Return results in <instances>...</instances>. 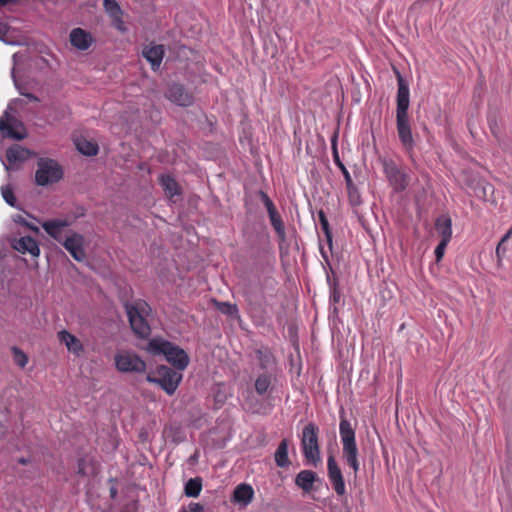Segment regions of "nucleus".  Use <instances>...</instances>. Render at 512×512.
I'll return each mask as SVG.
<instances>
[{
    "instance_id": "1",
    "label": "nucleus",
    "mask_w": 512,
    "mask_h": 512,
    "mask_svg": "<svg viewBox=\"0 0 512 512\" xmlns=\"http://www.w3.org/2000/svg\"><path fill=\"white\" fill-rule=\"evenodd\" d=\"M398 81L397 108H396V126L399 139L407 151L414 147V139L409 122V88L399 71H395Z\"/></svg>"
},
{
    "instance_id": "2",
    "label": "nucleus",
    "mask_w": 512,
    "mask_h": 512,
    "mask_svg": "<svg viewBox=\"0 0 512 512\" xmlns=\"http://www.w3.org/2000/svg\"><path fill=\"white\" fill-rule=\"evenodd\" d=\"M149 350L154 354H163L166 360L178 370H184L189 363L187 353L168 341L153 339L149 342Z\"/></svg>"
},
{
    "instance_id": "3",
    "label": "nucleus",
    "mask_w": 512,
    "mask_h": 512,
    "mask_svg": "<svg viewBox=\"0 0 512 512\" xmlns=\"http://www.w3.org/2000/svg\"><path fill=\"white\" fill-rule=\"evenodd\" d=\"M340 436L343 443V458L356 475L359 470L358 449L355 441V431L345 418L340 422Z\"/></svg>"
},
{
    "instance_id": "4",
    "label": "nucleus",
    "mask_w": 512,
    "mask_h": 512,
    "mask_svg": "<svg viewBox=\"0 0 512 512\" xmlns=\"http://www.w3.org/2000/svg\"><path fill=\"white\" fill-rule=\"evenodd\" d=\"M147 304L145 302H137L136 304H125V310L132 330L141 338L150 335V326L148 325L144 314L146 313Z\"/></svg>"
},
{
    "instance_id": "5",
    "label": "nucleus",
    "mask_w": 512,
    "mask_h": 512,
    "mask_svg": "<svg viewBox=\"0 0 512 512\" xmlns=\"http://www.w3.org/2000/svg\"><path fill=\"white\" fill-rule=\"evenodd\" d=\"M37 165L38 169L35 173V182L39 186H47L56 183L63 176L62 168L53 159L40 158Z\"/></svg>"
},
{
    "instance_id": "6",
    "label": "nucleus",
    "mask_w": 512,
    "mask_h": 512,
    "mask_svg": "<svg viewBox=\"0 0 512 512\" xmlns=\"http://www.w3.org/2000/svg\"><path fill=\"white\" fill-rule=\"evenodd\" d=\"M382 164L386 178L389 184L393 187L394 191H404L409 185V175L393 160L384 159Z\"/></svg>"
},
{
    "instance_id": "7",
    "label": "nucleus",
    "mask_w": 512,
    "mask_h": 512,
    "mask_svg": "<svg viewBox=\"0 0 512 512\" xmlns=\"http://www.w3.org/2000/svg\"><path fill=\"white\" fill-rule=\"evenodd\" d=\"M317 427L309 423L302 431V447L305 458L314 465L320 460Z\"/></svg>"
},
{
    "instance_id": "8",
    "label": "nucleus",
    "mask_w": 512,
    "mask_h": 512,
    "mask_svg": "<svg viewBox=\"0 0 512 512\" xmlns=\"http://www.w3.org/2000/svg\"><path fill=\"white\" fill-rule=\"evenodd\" d=\"M157 378L147 376V381L159 384L168 394H173L182 379V375L167 366H159Z\"/></svg>"
},
{
    "instance_id": "9",
    "label": "nucleus",
    "mask_w": 512,
    "mask_h": 512,
    "mask_svg": "<svg viewBox=\"0 0 512 512\" xmlns=\"http://www.w3.org/2000/svg\"><path fill=\"white\" fill-rule=\"evenodd\" d=\"M17 103V100L12 101L3 116L0 118V131L8 138L22 140L25 138V133L18 130L22 128V123L14 116L10 115L9 111H12L13 105Z\"/></svg>"
},
{
    "instance_id": "10",
    "label": "nucleus",
    "mask_w": 512,
    "mask_h": 512,
    "mask_svg": "<svg viewBox=\"0 0 512 512\" xmlns=\"http://www.w3.org/2000/svg\"><path fill=\"white\" fill-rule=\"evenodd\" d=\"M165 97L172 103L187 107L193 104L194 96L189 92L183 84L172 82L167 85Z\"/></svg>"
},
{
    "instance_id": "11",
    "label": "nucleus",
    "mask_w": 512,
    "mask_h": 512,
    "mask_svg": "<svg viewBox=\"0 0 512 512\" xmlns=\"http://www.w3.org/2000/svg\"><path fill=\"white\" fill-rule=\"evenodd\" d=\"M32 156L33 153L30 150L20 145H13L6 151L7 163H2L7 171L18 170L22 163Z\"/></svg>"
},
{
    "instance_id": "12",
    "label": "nucleus",
    "mask_w": 512,
    "mask_h": 512,
    "mask_svg": "<svg viewBox=\"0 0 512 512\" xmlns=\"http://www.w3.org/2000/svg\"><path fill=\"white\" fill-rule=\"evenodd\" d=\"M116 367L122 372H143L146 368L145 362L136 354L123 352L115 357Z\"/></svg>"
},
{
    "instance_id": "13",
    "label": "nucleus",
    "mask_w": 512,
    "mask_h": 512,
    "mask_svg": "<svg viewBox=\"0 0 512 512\" xmlns=\"http://www.w3.org/2000/svg\"><path fill=\"white\" fill-rule=\"evenodd\" d=\"M328 476L332 483L335 492L338 495L345 494V483L342 476L341 469L339 468L334 456L330 455L327 461Z\"/></svg>"
},
{
    "instance_id": "14",
    "label": "nucleus",
    "mask_w": 512,
    "mask_h": 512,
    "mask_svg": "<svg viewBox=\"0 0 512 512\" xmlns=\"http://www.w3.org/2000/svg\"><path fill=\"white\" fill-rule=\"evenodd\" d=\"M83 237L78 233H72L63 241L65 249L73 256L76 261H83L86 257L83 249Z\"/></svg>"
},
{
    "instance_id": "15",
    "label": "nucleus",
    "mask_w": 512,
    "mask_h": 512,
    "mask_svg": "<svg viewBox=\"0 0 512 512\" xmlns=\"http://www.w3.org/2000/svg\"><path fill=\"white\" fill-rule=\"evenodd\" d=\"M71 45L81 51L87 50L93 43L92 35L82 28H74L69 35Z\"/></svg>"
},
{
    "instance_id": "16",
    "label": "nucleus",
    "mask_w": 512,
    "mask_h": 512,
    "mask_svg": "<svg viewBox=\"0 0 512 512\" xmlns=\"http://www.w3.org/2000/svg\"><path fill=\"white\" fill-rule=\"evenodd\" d=\"M58 340L66 346L69 352L76 356H81L84 353V346L82 342L73 334L66 330L57 333Z\"/></svg>"
},
{
    "instance_id": "17",
    "label": "nucleus",
    "mask_w": 512,
    "mask_h": 512,
    "mask_svg": "<svg viewBox=\"0 0 512 512\" xmlns=\"http://www.w3.org/2000/svg\"><path fill=\"white\" fill-rule=\"evenodd\" d=\"M12 247L20 253H29L34 257L39 256L40 253L37 242L30 236L14 240Z\"/></svg>"
},
{
    "instance_id": "18",
    "label": "nucleus",
    "mask_w": 512,
    "mask_h": 512,
    "mask_svg": "<svg viewBox=\"0 0 512 512\" xmlns=\"http://www.w3.org/2000/svg\"><path fill=\"white\" fill-rule=\"evenodd\" d=\"M69 226L66 220H52L42 223L43 229L56 241L63 243L62 230Z\"/></svg>"
},
{
    "instance_id": "19",
    "label": "nucleus",
    "mask_w": 512,
    "mask_h": 512,
    "mask_svg": "<svg viewBox=\"0 0 512 512\" xmlns=\"http://www.w3.org/2000/svg\"><path fill=\"white\" fill-rule=\"evenodd\" d=\"M318 480V476L311 470H303L296 475L295 484L304 492L308 493L313 490V484Z\"/></svg>"
},
{
    "instance_id": "20",
    "label": "nucleus",
    "mask_w": 512,
    "mask_h": 512,
    "mask_svg": "<svg viewBox=\"0 0 512 512\" xmlns=\"http://www.w3.org/2000/svg\"><path fill=\"white\" fill-rule=\"evenodd\" d=\"M259 367L264 370L263 373H273L275 370V359L268 349H257L255 351Z\"/></svg>"
},
{
    "instance_id": "21",
    "label": "nucleus",
    "mask_w": 512,
    "mask_h": 512,
    "mask_svg": "<svg viewBox=\"0 0 512 512\" xmlns=\"http://www.w3.org/2000/svg\"><path fill=\"white\" fill-rule=\"evenodd\" d=\"M144 58L151 63L152 68L157 69L163 59L164 47L162 45H156L147 47L142 52Z\"/></svg>"
},
{
    "instance_id": "22",
    "label": "nucleus",
    "mask_w": 512,
    "mask_h": 512,
    "mask_svg": "<svg viewBox=\"0 0 512 512\" xmlns=\"http://www.w3.org/2000/svg\"><path fill=\"white\" fill-rule=\"evenodd\" d=\"M435 227L441 236V241L449 243L452 237V221L450 217L447 215L438 217L435 223Z\"/></svg>"
},
{
    "instance_id": "23",
    "label": "nucleus",
    "mask_w": 512,
    "mask_h": 512,
    "mask_svg": "<svg viewBox=\"0 0 512 512\" xmlns=\"http://www.w3.org/2000/svg\"><path fill=\"white\" fill-rule=\"evenodd\" d=\"M253 495L254 491L250 485L240 484L233 492V501L246 506L252 501Z\"/></svg>"
},
{
    "instance_id": "24",
    "label": "nucleus",
    "mask_w": 512,
    "mask_h": 512,
    "mask_svg": "<svg viewBox=\"0 0 512 512\" xmlns=\"http://www.w3.org/2000/svg\"><path fill=\"white\" fill-rule=\"evenodd\" d=\"M274 380H275L274 373L260 374L255 381L256 392L259 395H263V394L267 393Z\"/></svg>"
},
{
    "instance_id": "25",
    "label": "nucleus",
    "mask_w": 512,
    "mask_h": 512,
    "mask_svg": "<svg viewBox=\"0 0 512 512\" xmlns=\"http://www.w3.org/2000/svg\"><path fill=\"white\" fill-rule=\"evenodd\" d=\"M275 462L279 467H286L290 464L288 459V440L283 439L276 452H275Z\"/></svg>"
},
{
    "instance_id": "26",
    "label": "nucleus",
    "mask_w": 512,
    "mask_h": 512,
    "mask_svg": "<svg viewBox=\"0 0 512 512\" xmlns=\"http://www.w3.org/2000/svg\"><path fill=\"white\" fill-rule=\"evenodd\" d=\"M76 148L79 152L87 156H94L98 153L96 143L86 140L85 138H77L75 140Z\"/></svg>"
},
{
    "instance_id": "27",
    "label": "nucleus",
    "mask_w": 512,
    "mask_h": 512,
    "mask_svg": "<svg viewBox=\"0 0 512 512\" xmlns=\"http://www.w3.org/2000/svg\"><path fill=\"white\" fill-rule=\"evenodd\" d=\"M160 181L169 197H173L180 193L178 183L171 176L162 175Z\"/></svg>"
},
{
    "instance_id": "28",
    "label": "nucleus",
    "mask_w": 512,
    "mask_h": 512,
    "mask_svg": "<svg viewBox=\"0 0 512 512\" xmlns=\"http://www.w3.org/2000/svg\"><path fill=\"white\" fill-rule=\"evenodd\" d=\"M202 489V480L199 477L191 478L185 485V495L188 497H197Z\"/></svg>"
},
{
    "instance_id": "29",
    "label": "nucleus",
    "mask_w": 512,
    "mask_h": 512,
    "mask_svg": "<svg viewBox=\"0 0 512 512\" xmlns=\"http://www.w3.org/2000/svg\"><path fill=\"white\" fill-rule=\"evenodd\" d=\"M494 187L483 181L478 186V196H481L486 201L494 202Z\"/></svg>"
},
{
    "instance_id": "30",
    "label": "nucleus",
    "mask_w": 512,
    "mask_h": 512,
    "mask_svg": "<svg viewBox=\"0 0 512 512\" xmlns=\"http://www.w3.org/2000/svg\"><path fill=\"white\" fill-rule=\"evenodd\" d=\"M269 218H270L272 226L274 227V229L276 230L278 235L281 238H284V236H285L284 224H283L281 217H280L279 213L277 212V210L271 211V213H269Z\"/></svg>"
},
{
    "instance_id": "31",
    "label": "nucleus",
    "mask_w": 512,
    "mask_h": 512,
    "mask_svg": "<svg viewBox=\"0 0 512 512\" xmlns=\"http://www.w3.org/2000/svg\"><path fill=\"white\" fill-rule=\"evenodd\" d=\"M14 362L20 367L24 368L28 363V356L20 348L13 346L11 348Z\"/></svg>"
},
{
    "instance_id": "32",
    "label": "nucleus",
    "mask_w": 512,
    "mask_h": 512,
    "mask_svg": "<svg viewBox=\"0 0 512 512\" xmlns=\"http://www.w3.org/2000/svg\"><path fill=\"white\" fill-rule=\"evenodd\" d=\"M213 303L215 307L226 315H235L238 313V308L235 304H230L228 302H219L216 300H213Z\"/></svg>"
},
{
    "instance_id": "33",
    "label": "nucleus",
    "mask_w": 512,
    "mask_h": 512,
    "mask_svg": "<svg viewBox=\"0 0 512 512\" xmlns=\"http://www.w3.org/2000/svg\"><path fill=\"white\" fill-rule=\"evenodd\" d=\"M318 216H319L321 228L326 236L327 242H328L329 246H331L332 245V234L330 231L329 222L326 218L324 211L320 210L318 212Z\"/></svg>"
},
{
    "instance_id": "34",
    "label": "nucleus",
    "mask_w": 512,
    "mask_h": 512,
    "mask_svg": "<svg viewBox=\"0 0 512 512\" xmlns=\"http://www.w3.org/2000/svg\"><path fill=\"white\" fill-rule=\"evenodd\" d=\"M333 154H334V160H335V163L337 164V166L340 168V170L342 171L343 175H344V178H345V181H346V185H350L351 182H352V179H351V176L348 172V170L346 169V167L344 166V164L340 161L339 159V156H338V153H337V150H336V142H335V139L333 140Z\"/></svg>"
},
{
    "instance_id": "35",
    "label": "nucleus",
    "mask_w": 512,
    "mask_h": 512,
    "mask_svg": "<svg viewBox=\"0 0 512 512\" xmlns=\"http://www.w3.org/2000/svg\"><path fill=\"white\" fill-rule=\"evenodd\" d=\"M1 193L3 196V199L6 201L7 204L10 206L15 207L16 206V197L14 195L13 189L10 185L2 186Z\"/></svg>"
},
{
    "instance_id": "36",
    "label": "nucleus",
    "mask_w": 512,
    "mask_h": 512,
    "mask_svg": "<svg viewBox=\"0 0 512 512\" xmlns=\"http://www.w3.org/2000/svg\"><path fill=\"white\" fill-rule=\"evenodd\" d=\"M349 201L353 206H357L361 202L360 194L357 188L354 186L353 182L350 185H347Z\"/></svg>"
},
{
    "instance_id": "37",
    "label": "nucleus",
    "mask_w": 512,
    "mask_h": 512,
    "mask_svg": "<svg viewBox=\"0 0 512 512\" xmlns=\"http://www.w3.org/2000/svg\"><path fill=\"white\" fill-rule=\"evenodd\" d=\"M257 194L260 197V199L262 200V202L264 203V205L266 206L268 214L271 213V211L276 210L272 200L268 197V195L264 191L260 190V191H258Z\"/></svg>"
},
{
    "instance_id": "38",
    "label": "nucleus",
    "mask_w": 512,
    "mask_h": 512,
    "mask_svg": "<svg viewBox=\"0 0 512 512\" xmlns=\"http://www.w3.org/2000/svg\"><path fill=\"white\" fill-rule=\"evenodd\" d=\"M104 7L113 15L118 14L121 11L120 6L115 0H104Z\"/></svg>"
},
{
    "instance_id": "39",
    "label": "nucleus",
    "mask_w": 512,
    "mask_h": 512,
    "mask_svg": "<svg viewBox=\"0 0 512 512\" xmlns=\"http://www.w3.org/2000/svg\"><path fill=\"white\" fill-rule=\"evenodd\" d=\"M447 245H448V242L440 241V243L436 247L435 256H436L437 262H439L442 259Z\"/></svg>"
},
{
    "instance_id": "40",
    "label": "nucleus",
    "mask_w": 512,
    "mask_h": 512,
    "mask_svg": "<svg viewBox=\"0 0 512 512\" xmlns=\"http://www.w3.org/2000/svg\"><path fill=\"white\" fill-rule=\"evenodd\" d=\"M15 222H17V223H19V224H21L23 226L28 227L29 229H31L32 231H34L36 233L39 232V228L37 226L28 223L22 216H17L15 218Z\"/></svg>"
},
{
    "instance_id": "41",
    "label": "nucleus",
    "mask_w": 512,
    "mask_h": 512,
    "mask_svg": "<svg viewBox=\"0 0 512 512\" xmlns=\"http://www.w3.org/2000/svg\"><path fill=\"white\" fill-rule=\"evenodd\" d=\"M13 79H14V83H15L16 87L19 89V92H20V94H21V95H23V96L27 97V98H28L29 100H31V101H39L38 97H36L35 95H33V94H31V93H26V92H24V91L21 89V87H19V86H18L17 81H16V78H15V76H14V75H13Z\"/></svg>"
},
{
    "instance_id": "42",
    "label": "nucleus",
    "mask_w": 512,
    "mask_h": 512,
    "mask_svg": "<svg viewBox=\"0 0 512 512\" xmlns=\"http://www.w3.org/2000/svg\"><path fill=\"white\" fill-rule=\"evenodd\" d=\"M511 235H512V228L503 236V238L498 243L497 248H496V254H497L498 258H500L501 245H503V243L506 242L511 237Z\"/></svg>"
},
{
    "instance_id": "43",
    "label": "nucleus",
    "mask_w": 512,
    "mask_h": 512,
    "mask_svg": "<svg viewBox=\"0 0 512 512\" xmlns=\"http://www.w3.org/2000/svg\"><path fill=\"white\" fill-rule=\"evenodd\" d=\"M181 512H204L203 506L199 503H192L189 506V511L182 510Z\"/></svg>"
},
{
    "instance_id": "44",
    "label": "nucleus",
    "mask_w": 512,
    "mask_h": 512,
    "mask_svg": "<svg viewBox=\"0 0 512 512\" xmlns=\"http://www.w3.org/2000/svg\"><path fill=\"white\" fill-rule=\"evenodd\" d=\"M333 301L334 302H338L339 301V298H340V294L339 292L337 291V289L335 287H333Z\"/></svg>"
},
{
    "instance_id": "45",
    "label": "nucleus",
    "mask_w": 512,
    "mask_h": 512,
    "mask_svg": "<svg viewBox=\"0 0 512 512\" xmlns=\"http://www.w3.org/2000/svg\"><path fill=\"white\" fill-rule=\"evenodd\" d=\"M16 0H0V5L1 6H4L8 3H12V2H15Z\"/></svg>"
},
{
    "instance_id": "46",
    "label": "nucleus",
    "mask_w": 512,
    "mask_h": 512,
    "mask_svg": "<svg viewBox=\"0 0 512 512\" xmlns=\"http://www.w3.org/2000/svg\"><path fill=\"white\" fill-rule=\"evenodd\" d=\"M82 464H83V461L82 460L79 461V465H78L79 466V470H78V472L81 473V474H85L84 468H83Z\"/></svg>"
},
{
    "instance_id": "47",
    "label": "nucleus",
    "mask_w": 512,
    "mask_h": 512,
    "mask_svg": "<svg viewBox=\"0 0 512 512\" xmlns=\"http://www.w3.org/2000/svg\"><path fill=\"white\" fill-rule=\"evenodd\" d=\"M18 463H20V464H26V463H28V460H27V459H25V458H19V459H18Z\"/></svg>"
},
{
    "instance_id": "48",
    "label": "nucleus",
    "mask_w": 512,
    "mask_h": 512,
    "mask_svg": "<svg viewBox=\"0 0 512 512\" xmlns=\"http://www.w3.org/2000/svg\"><path fill=\"white\" fill-rule=\"evenodd\" d=\"M116 493H117L116 489H115V488H112V489H111V496H112L113 498L116 496Z\"/></svg>"
},
{
    "instance_id": "49",
    "label": "nucleus",
    "mask_w": 512,
    "mask_h": 512,
    "mask_svg": "<svg viewBox=\"0 0 512 512\" xmlns=\"http://www.w3.org/2000/svg\"><path fill=\"white\" fill-rule=\"evenodd\" d=\"M504 252H505V248H503V247L501 246V248H500V254H501V253H504Z\"/></svg>"
}]
</instances>
